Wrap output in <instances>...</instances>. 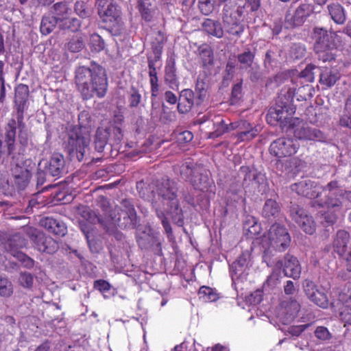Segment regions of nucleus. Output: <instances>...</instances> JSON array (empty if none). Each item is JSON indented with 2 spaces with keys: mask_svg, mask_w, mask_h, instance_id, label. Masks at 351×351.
I'll return each instance as SVG.
<instances>
[{
  "mask_svg": "<svg viewBox=\"0 0 351 351\" xmlns=\"http://www.w3.org/2000/svg\"><path fill=\"white\" fill-rule=\"evenodd\" d=\"M265 238H267L270 247L275 251L285 252L291 243V237L288 230L279 223H274Z\"/></svg>",
  "mask_w": 351,
  "mask_h": 351,
  "instance_id": "nucleus-14",
  "label": "nucleus"
},
{
  "mask_svg": "<svg viewBox=\"0 0 351 351\" xmlns=\"http://www.w3.org/2000/svg\"><path fill=\"white\" fill-rule=\"evenodd\" d=\"M242 96V83L234 84L232 88L231 103L237 102Z\"/></svg>",
  "mask_w": 351,
  "mask_h": 351,
  "instance_id": "nucleus-61",
  "label": "nucleus"
},
{
  "mask_svg": "<svg viewBox=\"0 0 351 351\" xmlns=\"http://www.w3.org/2000/svg\"><path fill=\"white\" fill-rule=\"evenodd\" d=\"M81 27V21L77 18L71 17L69 15L66 19H64L59 23V28L63 30H70L72 32H76Z\"/></svg>",
  "mask_w": 351,
  "mask_h": 351,
  "instance_id": "nucleus-41",
  "label": "nucleus"
},
{
  "mask_svg": "<svg viewBox=\"0 0 351 351\" xmlns=\"http://www.w3.org/2000/svg\"><path fill=\"white\" fill-rule=\"evenodd\" d=\"M27 244V241L20 234L14 235L10 240V250L16 248L17 250L25 247Z\"/></svg>",
  "mask_w": 351,
  "mask_h": 351,
  "instance_id": "nucleus-52",
  "label": "nucleus"
},
{
  "mask_svg": "<svg viewBox=\"0 0 351 351\" xmlns=\"http://www.w3.org/2000/svg\"><path fill=\"white\" fill-rule=\"evenodd\" d=\"M13 292L12 285L6 278L0 275V295L9 297Z\"/></svg>",
  "mask_w": 351,
  "mask_h": 351,
  "instance_id": "nucleus-49",
  "label": "nucleus"
},
{
  "mask_svg": "<svg viewBox=\"0 0 351 351\" xmlns=\"http://www.w3.org/2000/svg\"><path fill=\"white\" fill-rule=\"evenodd\" d=\"M304 290L307 297L316 305L322 308H328L329 302L326 294L319 290L313 282L306 281Z\"/></svg>",
  "mask_w": 351,
  "mask_h": 351,
  "instance_id": "nucleus-20",
  "label": "nucleus"
},
{
  "mask_svg": "<svg viewBox=\"0 0 351 351\" xmlns=\"http://www.w3.org/2000/svg\"><path fill=\"white\" fill-rule=\"evenodd\" d=\"M230 130H237V132H245L251 129L254 126L245 120H240L230 123Z\"/></svg>",
  "mask_w": 351,
  "mask_h": 351,
  "instance_id": "nucleus-55",
  "label": "nucleus"
},
{
  "mask_svg": "<svg viewBox=\"0 0 351 351\" xmlns=\"http://www.w3.org/2000/svg\"><path fill=\"white\" fill-rule=\"evenodd\" d=\"M294 136L302 141H319L324 138L322 132L316 128H313L306 123L296 127L293 131Z\"/></svg>",
  "mask_w": 351,
  "mask_h": 351,
  "instance_id": "nucleus-21",
  "label": "nucleus"
},
{
  "mask_svg": "<svg viewBox=\"0 0 351 351\" xmlns=\"http://www.w3.org/2000/svg\"><path fill=\"white\" fill-rule=\"evenodd\" d=\"M202 31L208 36L217 38L223 37L224 32L221 23L219 21L211 19H206L202 24Z\"/></svg>",
  "mask_w": 351,
  "mask_h": 351,
  "instance_id": "nucleus-29",
  "label": "nucleus"
},
{
  "mask_svg": "<svg viewBox=\"0 0 351 351\" xmlns=\"http://www.w3.org/2000/svg\"><path fill=\"white\" fill-rule=\"evenodd\" d=\"M34 247L40 252L53 254L59 249L58 242L42 232L34 230L30 236Z\"/></svg>",
  "mask_w": 351,
  "mask_h": 351,
  "instance_id": "nucleus-19",
  "label": "nucleus"
},
{
  "mask_svg": "<svg viewBox=\"0 0 351 351\" xmlns=\"http://www.w3.org/2000/svg\"><path fill=\"white\" fill-rule=\"evenodd\" d=\"M158 35L159 36V40H158L157 45L154 46V43H152V49L155 54L154 58H152L148 57L147 58L149 69H155L156 62L160 59V55L162 53L164 44V35L161 31L158 32Z\"/></svg>",
  "mask_w": 351,
  "mask_h": 351,
  "instance_id": "nucleus-37",
  "label": "nucleus"
},
{
  "mask_svg": "<svg viewBox=\"0 0 351 351\" xmlns=\"http://www.w3.org/2000/svg\"><path fill=\"white\" fill-rule=\"evenodd\" d=\"M306 48L300 44H294L291 47V55L294 59H302L305 56Z\"/></svg>",
  "mask_w": 351,
  "mask_h": 351,
  "instance_id": "nucleus-57",
  "label": "nucleus"
},
{
  "mask_svg": "<svg viewBox=\"0 0 351 351\" xmlns=\"http://www.w3.org/2000/svg\"><path fill=\"white\" fill-rule=\"evenodd\" d=\"M217 0H199V9L204 15L210 14L215 9Z\"/></svg>",
  "mask_w": 351,
  "mask_h": 351,
  "instance_id": "nucleus-50",
  "label": "nucleus"
},
{
  "mask_svg": "<svg viewBox=\"0 0 351 351\" xmlns=\"http://www.w3.org/2000/svg\"><path fill=\"white\" fill-rule=\"evenodd\" d=\"M290 216L299 227L306 234H313L316 230V224L312 216L298 205L290 208Z\"/></svg>",
  "mask_w": 351,
  "mask_h": 351,
  "instance_id": "nucleus-18",
  "label": "nucleus"
},
{
  "mask_svg": "<svg viewBox=\"0 0 351 351\" xmlns=\"http://www.w3.org/2000/svg\"><path fill=\"white\" fill-rule=\"evenodd\" d=\"M270 245L267 249H266L263 255V261L267 264L269 267L275 266L277 269H282V267L283 265V261L281 260H278L276 261V258H273V255L271 254L272 252L270 250ZM274 256L275 255L274 254Z\"/></svg>",
  "mask_w": 351,
  "mask_h": 351,
  "instance_id": "nucleus-47",
  "label": "nucleus"
},
{
  "mask_svg": "<svg viewBox=\"0 0 351 351\" xmlns=\"http://www.w3.org/2000/svg\"><path fill=\"white\" fill-rule=\"evenodd\" d=\"M197 101V97L191 89H184L181 91L179 101L178 103V111L180 114H186L189 112L194 104Z\"/></svg>",
  "mask_w": 351,
  "mask_h": 351,
  "instance_id": "nucleus-26",
  "label": "nucleus"
},
{
  "mask_svg": "<svg viewBox=\"0 0 351 351\" xmlns=\"http://www.w3.org/2000/svg\"><path fill=\"white\" fill-rule=\"evenodd\" d=\"M74 10L75 13L82 18H86L89 14L88 5L83 1H77L75 3Z\"/></svg>",
  "mask_w": 351,
  "mask_h": 351,
  "instance_id": "nucleus-56",
  "label": "nucleus"
},
{
  "mask_svg": "<svg viewBox=\"0 0 351 351\" xmlns=\"http://www.w3.org/2000/svg\"><path fill=\"white\" fill-rule=\"evenodd\" d=\"M281 306L285 308V313L290 319H294L300 310V304L295 300L290 299L281 302Z\"/></svg>",
  "mask_w": 351,
  "mask_h": 351,
  "instance_id": "nucleus-40",
  "label": "nucleus"
},
{
  "mask_svg": "<svg viewBox=\"0 0 351 351\" xmlns=\"http://www.w3.org/2000/svg\"><path fill=\"white\" fill-rule=\"evenodd\" d=\"M53 14L52 15L58 22H62L64 19H66L69 15L72 14V10L69 8L66 2H58L53 6Z\"/></svg>",
  "mask_w": 351,
  "mask_h": 351,
  "instance_id": "nucleus-38",
  "label": "nucleus"
},
{
  "mask_svg": "<svg viewBox=\"0 0 351 351\" xmlns=\"http://www.w3.org/2000/svg\"><path fill=\"white\" fill-rule=\"evenodd\" d=\"M285 261L282 267L285 276L298 279L301 274V266L298 258L292 254H287L285 256Z\"/></svg>",
  "mask_w": 351,
  "mask_h": 351,
  "instance_id": "nucleus-25",
  "label": "nucleus"
},
{
  "mask_svg": "<svg viewBox=\"0 0 351 351\" xmlns=\"http://www.w3.org/2000/svg\"><path fill=\"white\" fill-rule=\"evenodd\" d=\"M40 223L49 232L54 234L64 236L66 232L64 223L53 217H47L43 219Z\"/></svg>",
  "mask_w": 351,
  "mask_h": 351,
  "instance_id": "nucleus-30",
  "label": "nucleus"
},
{
  "mask_svg": "<svg viewBox=\"0 0 351 351\" xmlns=\"http://www.w3.org/2000/svg\"><path fill=\"white\" fill-rule=\"evenodd\" d=\"M128 101L130 107L136 108L141 101V95L138 90L134 86H132L129 93Z\"/></svg>",
  "mask_w": 351,
  "mask_h": 351,
  "instance_id": "nucleus-51",
  "label": "nucleus"
},
{
  "mask_svg": "<svg viewBox=\"0 0 351 351\" xmlns=\"http://www.w3.org/2000/svg\"><path fill=\"white\" fill-rule=\"evenodd\" d=\"M315 337L322 341L329 340L331 337L328 328L324 326H318L315 330Z\"/></svg>",
  "mask_w": 351,
  "mask_h": 351,
  "instance_id": "nucleus-60",
  "label": "nucleus"
},
{
  "mask_svg": "<svg viewBox=\"0 0 351 351\" xmlns=\"http://www.w3.org/2000/svg\"><path fill=\"white\" fill-rule=\"evenodd\" d=\"M239 177L243 178L242 186L249 187L254 183L259 185L263 182L264 176L255 169H251L249 166H241L238 171Z\"/></svg>",
  "mask_w": 351,
  "mask_h": 351,
  "instance_id": "nucleus-22",
  "label": "nucleus"
},
{
  "mask_svg": "<svg viewBox=\"0 0 351 351\" xmlns=\"http://www.w3.org/2000/svg\"><path fill=\"white\" fill-rule=\"evenodd\" d=\"M24 156L19 160H12L14 163L11 169V176L7 181L8 189L5 195H12L13 192L24 190L29 184L32 173L24 167Z\"/></svg>",
  "mask_w": 351,
  "mask_h": 351,
  "instance_id": "nucleus-9",
  "label": "nucleus"
},
{
  "mask_svg": "<svg viewBox=\"0 0 351 351\" xmlns=\"http://www.w3.org/2000/svg\"><path fill=\"white\" fill-rule=\"evenodd\" d=\"M280 211V207L276 201L269 199L266 200L263 208V215L266 218L275 217Z\"/></svg>",
  "mask_w": 351,
  "mask_h": 351,
  "instance_id": "nucleus-43",
  "label": "nucleus"
},
{
  "mask_svg": "<svg viewBox=\"0 0 351 351\" xmlns=\"http://www.w3.org/2000/svg\"><path fill=\"white\" fill-rule=\"evenodd\" d=\"M108 221L114 226L123 230L135 229L139 223L134 206L131 200L124 199L121 207L115 208L109 215Z\"/></svg>",
  "mask_w": 351,
  "mask_h": 351,
  "instance_id": "nucleus-7",
  "label": "nucleus"
},
{
  "mask_svg": "<svg viewBox=\"0 0 351 351\" xmlns=\"http://www.w3.org/2000/svg\"><path fill=\"white\" fill-rule=\"evenodd\" d=\"M317 66L313 64H308L306 66L305 69L300 73V77L305 79L306 82H312L314 80V72Z\"/></svg>",
  "mask_w": 351,
  "mask_h": 351,
  "instance_id": "nucleus-54",
  "label": "nucleus"
},
{
  "mask_svg": "<svg viewBox=\"0 0 351 351\" xmlns=\"http://www.w3.org/2000/svg\"><path fill=\"white\" fill-rule=\"evenodd\" d=\"M79 127H74L73 128H81L84 132H90V129L92 126V118L88 111L83 110L78 115Z\"/></svg>",
  "mask_w": 351,
  "mask_h": 351,
  "instance_id": "nucleus-44",
  "label": "nucleus"
},
{
  "mask_svg": "<svg viewBox=\"0 0 351 351\" xmlns=\"http://www.w3.org/2000/svg\"><path fill=\"white\" fill-rule=\"evenodd\" d=\"M180 175L195 190L202 192L208 191L213 183L210 180L207 170L191 162H186L180 166Z\"/></svg>",
  "mask_w": 351,
  "mask_h": 351,
  "instance_id": "nucleus-6",
  "label": "nucleus"
},
{
  "mask_svg": "<svg viewBox=\"0 0 351 351\" xmlns=\"http://www.w3.org/2000/svg\"><path fill=\"white\" fill-rule=\"evenodd\" d=\"M295 112V108L291 104L279 101L276 102L274 107L269 110L266 115V121L271 125H279L282 129H284L291 126Z\"/></svg>",
  "mask_w": 351,
  "mask_h": 351,
  "instance_id": "nucleus-11",
  "label": "nucleus"
},
{
  "mask_svg": "<svg viewBox=\"0 0 351 351\" xmlns=\"http://www.w3.org/2000/svg\"><path fill=\"white\" fill-rule=\"evenodd\" d=\"M350 233L345 230H339L337 232L335 237L333 240L332 247L334 252H336L339 257L343 256L345 253L348 252V245L350 243Z\"/></svg>",
  "mask_w": 351,
  "mask_h": 351,
  "instance_id": "nucleus-27",
  "label": "nucleus"
},
{
  "mask_svg": "<svg viewBox=\"0 0 351 351\" xmlns=\"http://www.w3.org/2000/svg\"><path fill=\"white\" fill-rule=\"evenodd\" d=\"M19 282L23 287L30 288L34 282L33 276L27 272L21 273L19 277Z\"/></svg>",
  "mask_w": 351,
  "mask_h": 351,
  "instance_id": "nucleus-58",
  "label": "nucleus"
},
{
  "mask_svg": "<svg viewBox=\"0 0 351 351\" xmlns=\"http://www.w3.org/2000/svg\"><path fill=\"white\" fill-rule=\"evenodd\" d=\"M331 19L338 25H342L346 20V11L339 3H330L327 6Z\"/></svg>",
  "mask_w": 351,
  "mask_h": 351,
  "instance_id": "nucleus-34",
  "label": "nucleus"
},
{
  "mask_svg": "<svg viewBox=\"0 0 351 351\" xmlns=\"http://www.w3.org/2000/svg\"><path fill=\"white\" fill-rule=\"evenodd\" d=\"M165 81L170 88H173L178 85L176 60L174 58H171L167 62L165 68Z\"/></svg>",
  "mask_w": 351,
  "mask_h": 351,
  "instance_id": "nucleus-36",
  "label": "nucleus"
},
{
  "mask_svg": "<svg viewBox=\"0 0 351 351\" xmlns=\"http://www.w3.org/2000/svg\"><path fill=\"white\" fill-rule=\"evenodd\" d=\"M90 135L84 132L81 128H71L66 134L63 142L64 152L71 160L82 161L89 149Z\"/></svg>",
  "mask_w": 351,
  "mask_h": 351,
  "instance_id": "nucleus-5",
  "label": "nucleus"
},
{
  "mask_svg": "<svg viewBox=\"0 0 351 351\" xmlns=\"http://www.w3.org/2000/svg\"><path fill=\"white\" fill-rule=\"evenodd\" d=\"M195 91L197 92L196 104L199 105L203 101L206 93L205 82L203 80H200L199 77L197 80Z\"/></svg>",
  "mask_w": 351,
  "mask_h": 351,
  "instance_id": "nucleus-53",
  "label": "nucleus"
},
{
  "mask_svg": "<svg viewBox=\"0 0 351 351\" xmlns=\"http://www.w3.org/2000/svg\"><path fill=\"white\" fill-rule=\"evenodd\" d=\"M149 70L151 98L154 99L158 97L159 93L158 77L156 68Z\"/></svg>",
  "mask_w": 351,
  "mask_h": 351,
  "instance_id": "nucleus-45",
  "label": "nucleus"
},
{
  "mask_svg": "<svg viewBox=\"0 0 351 351\" xmlns=\"http://www.w3.org/2000/svg\"><path fill=\"white\" fill-rule=\"evenodd\" d=\"M314 13V5L311 3H301L295 10L288 11L285 18L287 29L301 26Z\"/></svg>",
  "mask_w": 351,
  "mask_h": 351,
  "instance_id": "nucleus-17",
  "label": "nucleus"
},
{
  "mask_svg": "<svg viewBox=\"0 0 351 351\" xmlns=\"http://www.w3.org/2000/svg\"><path fill=\"white\" fill-rule=\"evenodd\" d=\"M136 242L141 249L150 250L155 255L162 256L163 255L162 241L157 236L148 234L144 239L143 237H137Z\"/></svg>",
  "mask_w": 351,
  "mask_h": 351,
  "instance_id": "nucleus-24",
  "label": "nucleus"
},
{
  "mask_svg": "<svg viewBox=\"0 0 351 351\" xmlns=\"http://www.w3.org/2000/svg\"><path fill=\"white\" fill-rule=\"evenodd\" d=\"M153 2L154 0H137V9L142 19L146 22L153 20L155 12Z\"/></svg>",
  "mask_w": 351,
  "mask_h": 351,
  "instance_id": "nucleus-32",
  "label": "nucleus"
},
{
  "mask_svg": "<svg viewBox=\"0 0 351 351\" xmlns=\"http://www.w3.org/2000/svg\"><path fill=\"white\" fill-rule=\"evenodd\" d=\"M65 161L60 154L55 153L50 158L47 171L53 177H60L63 173Z\"/></svg>",
  "mask_w": 351,
  "mask_h": 351,
  "instance_id": "nucleus-28",
  "label": "nucleus"
},
{
  "mask_svg": "<svg viewBox=\"0 0 351 351\" xmlns=\"http://www.w3.org/2000/svg\"><path fill=\"white\" fill-rule=\"evenodd\" d=\"M261 130L257 125L245 132H237L236 136L239 141H249L258 136Z\"/></svg>",
  "mask_w": 351,
  "mask_h": 351,
  "instance_id": "nucleus-48",
  "label": "nucleus"
},
{
  "mask_svg": "<svg viewBox=\"0 0 351 351\" xmlns=\"http://www.w3.org/2000/svg\"><path fill=\"white\" fill-rule=\"evenodd\" d=\"M140 189V195L146 199L154 201L156 196L162 202L167 205L178 201V183L168 176L153 181L149 184L140 182L136 186Z\"/></svg>",
  "mask_w": 351,
  "mask_h": 351,
  "instance_id": "nucleus-3",
  "label": "nucleus"
},
{
  "mask_svg": "<svg viewBox=\"0 0 351 351\" xmlns=\"http://www.w3.org/2000/svg\"><path fill=\"white\" fill-rule=\"evenodd\" d=\"M214 130L208 133V138H217L226 132L231 130L230 125H228L222 117L218 115L215 116L214 119L211 121Z\"/></svg>",
  "mask_w": 351,
  "mask_h": 351,
  "instance_id": "nucleus-35",
  "label": "nucleus"
},
{
  "mask_svg": "<svg viewBox=\"0 0 351 351\" xmlns=\"http://www.w3.org/2000/svg\"><path fill=\"white\" fill-rule=\"evenodd\" d=\"M198 295L199 299L205 302H215L219 298L216 291L207 286H202L199 288Z\"/></svg>",
  "mask_w": 351,
  "mask_h": 351,
  "instance_id": "nucleus-42",
  "label": "nucleus"
},
{
  "mask_svg": "<svg viewBox=\"0 0 351 351\" xmlns=\"http://www.w3.org/2000/svg\"><path fill=\"white\" fill-rule=\"evenodd\" d=\"M311 326V324H306L299 326H291L288 328V332L292 336L298 337L302 332Z\"/></svg>",
  "mask_w": 351,
  "mask_h": 351,
  "instance_id": "nucleus-62",
  "label": "nucleus"
},
{
  "mask_svg": "<svg viewBox=\"0 0 351 351\" xmlns=\"http://www.w3.org/2000/svg\"><path fill=\"white\" fill-rule=\"evenodd\" d=\"M75 84L84 100L104 98L108 88L106 69L95 62H91L90 66H79L75 72Z\"/></svg>",
  "mask_w": 351,
  "mask_h": 351,
  "instance_id": "nucleus-1",
  "label": "nucleus"
},
{
  "mask_svg": "<svg viewBox=\"0 0 351 351\" xmlns=\"http://www.w3.org/2000/svg\"><path fill=\"white\" fill-rule=\"evenodd\" d=\"M29 86L24 84H18L14 89L15 111L12 117L5 123V142L9 151L16 149L15 134L16 130H20V139L21 144H25L26 139L23 136L21 130H25L26 124L24 121V113L27 108L29 97ZM20 150V148L17 149Z\"/></svg>",
  "mask_w": 351,
  "mask_h": 351,
  "instance_id": "nucleus-2",
  "label": "nucleus"
},
{
  "mask_svg": "<svg viewBox=\"0 0 351 351\" xmlns=\"http://www.w3.org/2000/svg\"><path fill=\"white\" fill-rule=\"evenodd\" d=\"M312 38L314 40V51L319 60L330 62L335 59L336 44L331 33L327 29L315 27L313 29Z\"/></svg>",
  "mask_w": 351,
  "mask_h": 351,
  "instance_id": "nucleus-8",
  "label": "nucleus"
},
{
  "mask_svg": "<svg viewBox=\"0 0 351 351\" xmlns=\"http://www.w3.org/2000/svg\"><path fill=\"white\" fill-rule=\"evenodd\" d=\"M255 58V53L247 49L244 52L237 56L239 62L241 64L242 68L247 69L251 67Z\"/></svg>",
  "mask_w": 351,
  "mask_h": 351,
  "instance_id": "nucleus-46",
  "label": "nucleus"
},
{
  "mask_svg": "<svg viewBox=\"0 0 351 351\" xmlns=\"http://www.w3.org/2000/svg\"><path fill=\"white\" fill-rule=\"evenodd\" d=\"M98 14L102 27L110 32H118L121 27V17L117 6L113 1L97 3Z\"/></svg>",
  "mask_w": 351,
  "mask_h": 351,
  "instance_id": "nucleus-12",
  "label": "nucleus"
},
{
  "mask_svg": "<svg viewBox=\"0 0 351 351\" xmlns=\"http://www.w3.org/2000/svg\"><path fill=\"white\" fill-rule=\"evenodd\" d=\"M167 213L171 216L174 224L182 227L184 223V212L180 207V202L174 201L173 203L167 205Z\"/></svg>",
  "mask_w": 351,
  "mask_h": 351,
  "instance_id": "nucleus-31",
  "label": "nucleus"
},
{
  "mask_svg": "<svg viewBox=\"0 0 351 351\" xmlns=\"http://www.w3.org/2000/svg\"><path fill=\"white\" fill-rule=\"evenodd\" d=\"M316 206L341 210L343 206V189L335 180L322 187L321 193L315 200Z\"/></svg>",
  "mask_w": 351,
  "mask_h": 351,
  "instance_id": "nucleus-10",
  "label": "nucleus"
},
{
  "mask_svg": "<svg viewBox=\"0 0 351 351\" xmlns=\"http://www.w3.org/2000/svg\"><path fill=\"white\" fill-rule=\"evenodd\" d=\"M300 144L293 138H278L269 146V152L278 158L289 157L297 153Z\"/></svg>",
  "mask_w": 351,
  "mask_h": 351,
  "instance_id": "nucleus-15",
  "label": "nucleus"
},
{
  "mask_svg": "<svg viewBox=\"0 0 351 351\" xmlns=\"http://www.w3.org/2000/svg\"><path fill=\"white\" fill-rule=\"evenodd\" d=\"M198 56L200 59V65L204 72L207 75L211 74V70L214 66V53L211 47L204 43L197 48Z\"/></svg>",
  "mask_w": 351,
  "mask_h": 351,
  "instance_id": "nucleus-23",
  "label": "nucleus"
},
{
  "mask_svg": "<svg viewBox=\"0 0 351 351\" xmlns=\"http://www.w3.org/2000/svg\"><path fill=\"white\" fill-rule=\"evenodd\" d=\"M57 25H59V23L52 15H45L43 16L40 23V33L43 35L47 36L55 29Z\"/></svg>",
  "mask_w": 351,
  "mask_h": 351,
  "instance_id": "nucleus-39",
  "label": "nucleus"
},
{
  "mask_svg": "<svg viewBox=\"0 0 351 351\" xmlns=\"http://www.w3.org/2000/svg\"><path fill=\"white\" fill-rule=\"evenodd\" d=\"M223 3L222 21L226 32L233 36H240L244 31L241 17L246 0H219V5Z\"/></svg>",
  "mask_w": 351,
  "mask_h": 351,
  "instance_id": "nucleus-4",
  "label": "nucleus"
},
{
  "mask_svg": "<svg viewBox=\"0 0 351 351\" xmlns=\"http://www.w3.org/2000/svg\"><path fill=\"white\" fill-rule=\"evenodd\" d=\"M94 289L98 290L102 293H105L108 291H109L111 289L110 284L102 279L97 280L94 282Z\"/></svg>",
  "mask_w": 351,
  "mask_h": 351,
  "instance_id": "nucleus-59",
  "label": "nucleus"
},
{
  "mask_svg": "<svg viewBox=\"0 0 351 351\" xmlns=\"http://www.w3.org/2000/svg\"><path fill=\"white\" fill-rule=\"evenodd\" d=\"M84 47L83 41L80 39H73L68 43V48L71 52L80 51Z\"/></svg>",
  "mask_w": 351,
  "mask_h": 351,
  "instance_id": "nucleus-64",
  "label": "nucleus"
},
{
  "mask_svg": "<svg viewBox=\"0 0 351 351\" xmlns=\"http://www.w3.org/2000/svg\"><path fill=\"white\" fill-rule=\"evenodd\" d=\"M339 79L338 72L325 68L320 73L319 82L324 88H328L333 86Z\"/></svg>",
  "mask_w": 351,
  "mask_h": 351,
  "instance_id": "nucleus-33",
  "label": "nucleus"
},
{
  "mask_svg": "<svg viewBox=\"0 0 351 351\" xmlns=\"http://www.w3.org/2000/svg\"><path fill=\"white\" fill-rule=\"evenodd\" d=\"M322 187L317 182L308 178H302L290 186L291 190L297 195L313 199V206H316L315 200L321 193Z\"/></svg>",
  "mask_w": 351,
  "mask_h": 351,
  "instance_id": "nucleus-16",
  "label": "nucleus"
},
{
  "mask_svg": "<svg viewBox=\"0 0 351 351\" xmlns=\"http://www.w3.org/2000/svg\"><path fill=\"white\" fill-rule=\"evenodd\" d=\"M247 223H252L251 226L248 228V232L253 235L258 234L261 231V226L257 223L254 217H251L245 223V228L247 227Z\"/></svg>",
  "mask_w": 351,
  "mask_h": 351,
  "instance_id": "nucleus-63",
  "label": "nucleus"
},
{
  "mask_svg": "<svg viewBox=\"0 0 351 351\" xmlns=\"http://www.w3.org/2000/svg\"><path fill=\"white\" fill-rule=\"evenodd\" d=\"M122 138V131L119 127L98 128L96 131L94 142L95 149L101 153L104 151L108 143L112 147L119 144Z\"/></svg>",
  "mask_w": 351,
  "mask_h": 351,
  "instance_id": "nucleus-13",
  "label": "nucleus"
}]
</instances>
